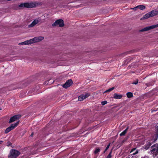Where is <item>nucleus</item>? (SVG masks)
<instances>
[{
	"instance_id": "1",
	"label": "nucleus",
	"mask_w": 158,
	"mask_h": 158,
	"mask_svg": "<svg viewBox=\"0 0 158 158\" xmlns=\"http://www.w3.org/2000/svg\"><path fill=\"white\" fill-rule=\"evenodd\" d=\"M19 152L16 150L12 149L9 155V158H15L20 154Z\"/></svg>"
},
{
	"instance_id": "2",
	"label": "nucleus",
	"mask_w": 158,
	"mask_h": 158,
	"mask_svg": "<svg viewBox=\"0 0 158 158\" xmlns=\"http://www.w3.org/2000/svg\"><path fill=\"white\" fill-rule=\"evenodd\" d=\"M19 6V7H25L27 8H31L35 6V4L33 2L25 3L24 4H21Z\"/></svg>"
},
{
	"instance_id": "3",
	"label": "nucleus",
	"mask_w": 158,
	"mask_h": 158,
	"mask_svg": "<svg viewBox=\"0 0 158 158\" xmlns=\"http://www.w3.org/2000/svg\"><path fill=\"white\" fill-rule=\"evenodd\" d=\"M44 39V37L42 36L35 37L33 39L29 40L30 44H32L38 42L43 40Z\"/></svg>"
},
{
	"instance_id": "4",
	"label": "nucleus",
	"mask_w": 158,
	"mask_h": 158,
	"mask_svg": "<svg viewBox=\"0 0 158 158\" xmlns=\"http://www.w3.org/2000/svg\"><path fill=\"white\" fill-rule=\"evenodd\" d=\"M19 121H18L16 123L13 124H12L10 127L7 128L5 131V133H7L13 129L15 127H17L19 123Z\"/></svg>"
},
{
	"instance_id": "5",
	"label": "nucleus",
	"mask_w": 158,
	"mask_h": 158,
	"mask_svg": "<svg viewBox=\"0 0 158 158\" xmlns=\"http://www.w3.org/2000/svg\"><path fill=\"white\" fill-rule=\"evenodd\" d=\"M158 27V24L151 26H150L146 27L139 31L140 32L145 31H149L151 29H153Z\"/></svg>"
},
{
	"instance_id": "6",
	"label": "nucleus",
	"mask_w": 158,
	"mask_h": 158,
	"mask_svg": "<svg viewBox=\"0 0 158 158\" xmlns=\"http://www.w3.org/2000/svg\"><path fill=\"white\" fill-rule=\"evenodd\" d=\"M58 25L60 27H63L64 26L63 21L62 19H58L56 21L55 23L52 24V26H55Z\"/></svg>"
},
{
	"instance_id": "7",
	"label": "nucleus",
	"mask_w": 158,
	"mask_h": 158,
	"mask_svg": "<svg viewBox=\"0 0 158 158\" xmlns=\"http://www.w3.org/2000/svg\"><path fill=\"white\" fill-rule=\"evenodd\" d=\"M41 21V19L40 18H38L35 19L32 22V23L28 26L29 27H32L34 26Z\"/></svg>"
},
{
	"instance_id": "8",
	"label": "nucleus",
	"mask_w": 158,
	"mask_h": 158,
	"mask_svg": "<svg viewBox=\"0 0 158 158\" xmlns=\"http://www.w3.org/2000/svg\"><path fill=\"white\" fill-rule=\"evenodd\" d=\"M154 148H153L149 152L150 154L153 153L155 154L156 155L158 154V144H156L154 145Z\"/></svg>"
},
{
	"instance_id": "9",
	"label": "nucleus",
	"mask_w": 158,
	"mask_h": 158,
	"mask_svg": "<svg viewBox=\"0 0 158 158\" xmlns=\"http://www.w3.org/2000/svg\"><path fill=\"white\" fill-rule=\"evenodd\" d=\"M21 117L20 114L16 115L11 117L9 122V123H11L14 121H16Z\"/></svg>"
},
{
	"instance_id": "10",
	"label": "nucleus",
	"mask_w": 158,
	"mask_h": 158,
	"mask_svg": "<svg viewBox=\"0 0 158 158\" xmlns=\"http://www.w3.org/2000/svg\"><path fill=\"white\" fill-rule=\"evenodd\" d=\"M154 137H153L152 139L150 140H149V141L148 142V143H147L144 146L143 148L144 149L146 150H148L152 145V144L155 142H152L154 140Z\"/></svg>"
},
{
	"instance_id": "11",
	"label": "nucleus",
	"mask_w": 158,
	"mask_h": 158,
	"mask_svg": "<svg viewBox=\"0 0 158 158\" xmlns=\"http://www.w3.org/2000/svg\"><path fill=\"white\" fill-rule=\"evenodd\" d=\"M90 95V94L89 93L85 94H83L79 96L78 100L79 101H82L84 99L87 98Z\"/></svg>"
},
{
	"instance_id": "12",
	"label": "nucleus",
	"mask_w": 158,
	"mask_h": 158,
	"mask_svg": "<svg viewBox=\"0 0 158 158\" xmlns=\"http://www.w3.org/2000/svg\"><path fill=\"white\" fill-rule=\"evenodd\" d=\"M73 84V81L71 80H68L63 85V87L65 88H67L70 87Z\"/></svg>"
},
{
	"instance_id": "13",
	"label": "nucleus",
	"mask_w": 158,
	"mask_h": 158,
	"mask_svg": "<svg viewBox=\"0 0 158 158\" xmlns=\"http://www.w3.org/2000/svg\"><path fill=\"white\" fill-rule=\"evenodd\" d=\"M123 95L122 94H114V98L116 99H120L122 98Z\"/></svg>"
},
{
	"instance_id": "14",
	"label": "nucleus",
	"mask_w": 158,
	"mask_h": 158,
	"mask_svg": "<svg viewBox=\"0 0 158 158\" xmlns=\"http://www.w3.org/2000/svg\"><path fill=\"white\" fill-rule=\"evenodd\" d=\"M149 13H150V15L151 16V17L156 15L158 14V11L155 10H153Z\"/></svg>"
},
{
	"instance_id": "15",
	"label": "nucleus",
	"mask_w": 158,
	"mask_h": 158,
	"mask_svg": "<svg viewBox=\"0 0 158 158\" xmlns=\"http://www.w3.org/2000/svg\"><path fill=\"white\" fill-rule=\"evenodd\" d=\"M30 42L29 40H27L24 42L19 43V45H25L26 44H30Z\"/></svg>"
},
{
	"instance_id": "16",
	"label": "nucleus",
	"mask_w": 158,
	"mask_h": 158,
	"mask_svg": "<svg viewBox=\"0 0 158 158\" xmlns=\"http://www.w3.org/2000/svg\"><path fill=\"white\" fill-rule=\"evenodd\" d=\"M156 135L155 136V138H154V140L152 142H155L157 139L158 136V127H156Z\"/></svg>"
},
{
	"instance_id": "17",
	"label": "nucleus",
	"mask_w": 158,
	"mask_h": 158,
	"mask_svg": "<svg viewBox=\"0 0 158 158\" xmlns=\"http://www.w3.org/2000/svg\"><path fill=\"white\" fill-rule=\"evenodd\" d=\"M128 129V128L127 127L125 130L123 131L120 134V136H122L125 135V134L127 133Z\"/></svg>"
},
{
	"instance_id": "18",
	"label": "nucleus",
	"mask_w": 158,
	"mask_h": 158,
	"mask_svg": "<svg viewBox=\"0 0 158 158\" xmlns=\"http://www.w3.org/2000/svg\"><path fill=\"white\" fill-rule=\"evenodd\" d=\"M137 7H138V9H139L141 10L144 9L145 8V7L143 5L138 6H137Z\"/></svg>"
},
{
	"instance_id": "19",
	"label": "nucleus",
	"mask_w": 158,
	"mask_h": 158,
	"mask_svg": "<svg viewBox=\"0 0 158 158\" xmlns=\"http://www.w3.org/2000/svg\"><path fill=\"white\" fill-rule=\"evenodd\" d=\"M138 153V150H136V152H135L133 153V155L131 157V158H137L138 156H135L134 155L137 154Z\"/></svg>"
},
{
	"instance_id": "20",
	"label": "nucleus",
	"mask_w": 158,
	"mask_h": 158,
	"mask_svg": "<svg viewBox=\"0 0 158 158\" xmlns=\"http://www.w3.org/2000/svg\"><path fill=\"white\" fill-rule=\"evenodd\" d=\"M127 95L128 98H130L132 97L133 96V94L131 92H129L127 93Z\"/></svg>"
},
{
	"instance_id": "21",
	"label": "nucleus",
	"mask_w": 158,
	"mask_h": 158,
	"mask_svg": "<svg viewBox=\"0 0 158 158\" xmlns=\"http://www.w3.org/2000/svg\"><path fill=\"white\" fill-rule=\"evenodd\" d=\"M150 17H151V16L150 15L149 13L143 16V18L145 19H147Z\"/></svg>"
},
{
	"instance_id": "22",
	"label": "nucleus",
	"mask_w": 158,
	"mask_h": 158,
	"mask_svg": "<svg viewBox=\"0 0 158 158\" xmlns=\"http://www.w3.org/2000/svg\"><path fill=\"white\" fill-rule=\"evenodd\" d=\"M114 89L115 88H114V87H112V88H110V89H108L106 90V91H105L104 92V93H106L107 92H110V91L114 90Z\"/></svg>"
},
{
	"instance_id": "23",
	"label": "nucleus",
	"mask_w": 158,
	"mask_h": 158,
	"mask_svg": "<svg viewBox=\"0 0 158 158\" xmlns=\"http://www.w3.org/2000/svg\"><path fill=\"white\" fill-rule=\"evenodd\" d=\"M100 151V149L98 148H96L94 151V153L95 154H97Z\"/></svg>"
},
{
	"instance_id": "24",
	"label": "nucleus",
	"mask_w": 158,
	"mask_h": 158,
	"mask_svg": "<svg viewBox=\"0 0 158 158\" xmlns=\"http://www.w3.org/2000/svg\"><path fill=\"white\" fill-rule=\"evenodd\" d=\"M110 143H109L107 146L104 152L105 153L107 150V149L109 148L110 146Z\"/></svg>"
},
{
	"instance_id": "25",
	"label": "nucleus",
	"mask_w": 158,
	"mask_h": 158,
	"mask_svg": "<svg viewBox=\"0 0 158 158\" xmlns=\"http://www.w3.org/2000/svg\"><path fill=\"white\" fill-rule=\"evenodd\" d=\"M111 153H112L111 152H110L109 153V154H108V155L107 156L106 158H111Z\"/></svg>"
},
{
	"instance_id": "26",
	"label": "nucleus",
	"mask_w": 158,
	"mask_h": 158,
	"mask_svg": "<svg viewBox=\"0 0 158 158\" xmlns=\"http://www.w3.org/2000/svg\"><path fill=\"white\" fill-rule=\"evenodd\" d=\"M107 102L106 101H102L101 102V104L103 106L106 104H107Z\"/></svg>"
},
{
	"instance_id": "27",
	"label": "nucleus",
	"mask_w": 158,
	"mask_h": 158,
	"mask_svg": "<svg viewBox=\"0 0 158 158\" xmlns=\"http://www.w3.org/2000/svg\"><path fill=\"white\" fill-rule=\"evenodd\" d=\"M138 80H136V81H134L133 83H132V84H133L136 85L138 83Z\"/></svg>"
},
{
	"instance_id": "28",
	"label": "nucleus",
	"mask_w": 158,
	"mask_h": 158,
	"mask_svg": "<svg viewBox=\"0 0 158 158\" xmlns=\"http://www.w3.org/2000/svg\"><path fill=\"white\" fill-rule=\"evenodd\" d=\"M137 9H138V7H137V6L132 8V9L134 10H136Z\"/></svg>"
},
{
	"instance_id": "29",
	"label": "nucleus",
	"mask_w": 158,
	"mask_h": 158,
	"mask_svg": "<svg viewBox=\"0 0 158 158\" xmlns=\"http://www.w3.org/2000/svg\"><path fill=\"white\" fill-rule=\"evenodd\" d=\"M135 150V148H133L132 149V150L131 152H133V151H134Z\"/></svg>"
},
{
	"instance_id": "30",
	"label": "nucleus",
	"mask_w": 158,
	"mask_h": 158,
	"mask_svg": "<svg viewBox=\"0 0 158 158\" xmlns=\"http://www.w3.org/2000/svg\"><path fill=\"white\" fill-rule=\"evenodd\" d=\"M141 158H149L148 156H145L143 157H142Z\"/></svg>"
},
{
	"instance_id": "31",
	"label": "nucleus",
	"mask_w": 158,
	"mask_h": 158,
	"mask_svg": "<svg viewBox=\"0 0 158 158\" xmlns=\"http://www.w3.org/2000/svg\"><path fill=\"white\" fill-rule=\"evenodd\" d=\"M2 141H0V144L2 143Z\"/></svg>"
},
{
	"instance_id": "32",
	"label": "nucleus",
	"mask_w": 158,
	"mask_h": 158,
	"mask_svg": "<svg viewBox=\"0 0 158 158\" xmlns=\"http://www.w3.org/2000/svg\"><path fill=\"white\" fill-rule=\"evenodd\" d=\"M157 158H158V156L157 157Z\"/></svg>"
},
{
	"instance_id": "33",
	"label": "nucleus",
	"mask_w": 158,
	"mask_h": 158,
	"mask_svg": "<svg viewBox=\"0 0 158 158\" xmlns=\"http://www.w3.org/2000/svg\"><path fill=\"white\" fill-rule=\"evenodd\" d=\"M128 158H130L129 157H128Z\"/></svg>"
}]
</instances>
